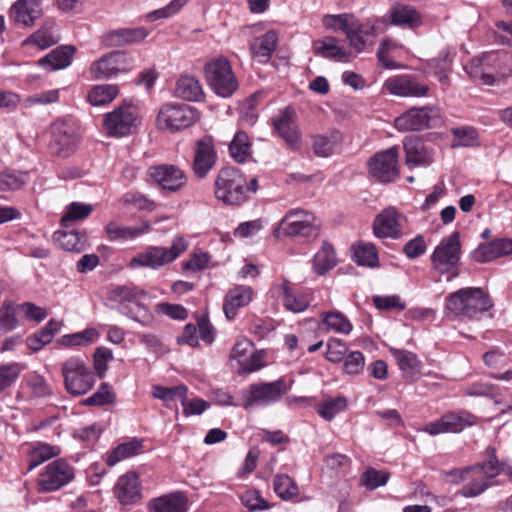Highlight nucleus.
I'll return each instance as SVG.
<instances>
[{"label":"nucleus","instance_id":"1","mask_svg":"<svg viewBox=\"0 0 512 512\" xmlns=\"http://www.w3.org/2000/svg\"><path fill=\"white\" fill-rule=\"evenodd\" d=\"M493 307L490 296L478 287H466L450 293L445 299L444 312L449 319L477 320Z\"/></svg>","mask_w":512,"mask_h":512},{"label":"nucleus","instance_id":"2","mask_svg":"<svg viewBox=\"0 0 512 512\" xmlns=\"http://www.w3.org/2000/svg\"><path fill=\"white\" fill-rule=\"evenodd\" d=\"M470 77L492 85L512 72V56L504 51H490L474 57L464 66Z\"/></svg>","mask_w":512,"mask_h":512},{"label":"nucleus","instance_id":"3","mask_svg":"<svg viewBox=\"0 0 512 512\" xmlns=\"http://www.w3.org/2000/svg\"><path fill=\"white\" fill-rule=\"evenodd\" d=\"M204 71L208 85L218 96L228 98L237 91L238 81L227 58L210 60L205 64Z\"/></svg>","mask_w":512,"mask_h":512},{"label":"nucleus","instance_id":"4","mask_svg":"<svg viewBox=\"0 0 512 512\" xmlns=\"http://www.w3.org/2000/svg\"><path fill=\"white\" fill-rule=\"evenodd\" d=\"M245 184L246 179L239 169L224 167L215 180V196L227 205H240L247 198Z\"/></svg>","mask_w":512,"mask_h":512},{"label":"nucleus","instance_id":"5","mask_svg":"<svg viewBox=\"0 0 512 512\" xmlns=\"http://www.w3.org/2000/svg\"><path fill=\"white\" fill-rule=\"evenodd\" d=\"M64 385L73 396L86 394L95 384V375L80 357H70L61 367Z\"/></svg>","mask_w":512,"mask_h":512},{"label":"nucleus","instance_id":"6","mask_svg":"<svg viewBox=\"0 0 512 512\" xmlns=\"http://www.w3.org/2000/svg\"><path fill=\"white\" fill-rule=\"evenodd\" d=\"M199 118V111L191 105L167 103L158 112L157 125L160 129L178 132L193 126Z\"/></svg>","mask_w":512,"mask_h":512},{"label":"nucleus","instance_id":"7","mask_svg":"<svg viewBox=\"0 0 512 512\" xmlns=\"http://www.w3.org/2000/svg\"><path fill=\"white\" fill-rule=\"evenodd\" d=\"M187 247V241L182 237H177L169 248L159 246L148 247L144 252L133 257L130 260L129 266L133 269L139 267L158 269L173 262Z\"/></svg>","mask_w":512,"mask_h":512},{"label":"nucleus","instance_id":"8","mask_svg":"<svg viewBox=\"0 0 512 512\" xmlns=\"http://www.w3.org/2000/svg\"><path fill=\"white\" fill-rule=\"evenodd\" d=\"M461 257L460 234L458 231L443 238L436 246L432 255L431 263L435 270L444 274L453 271L452 277L459 275L457 267Z\"/></svg>","mask_w":512,"mask_h":512},{"label":"nucleus","instance_id":"9","mask_svg":"<svg viewBox=\"0 0 512 512\" xmlns=\"http://www.w3.org/2000/svg\"><path fill=\"white\" fill-rule=\"evenodd\" d=\"M289 390L284 379L251 384L243 393V407L268 406L278 402Z\"/></svg>","mask_w":512,"mask_h":512},{"label":"nucleus","instance_id":"10","mask_svg":"<svg viewBox=\"0 0 512 512\" xmlns=\"http://www.w3.org/2000/svg\"><path fill=\"white\" fill-rule=\"evenodd\" d=\"M320 223L313 213L305 210H291L281 220L278 233L286 236L315 238L319 234Z\"/></svg>","mask_w":512,"mask_h":512},{"label":"nucleus","instance_id":"11","mask_svg":"<svg viewBox=\"0 0 512 512\" xmlns=\"http://www.w3.org/2000/svg\"><path fill=\"white\" fill-rule=\"evenodd\" d=\"M440 122V110L436 106L412 107L395 119V127L398 131H420Z\"/></svg>","mask_w":512,"mask_h":512},{"label":"nucleus","instance_id":"12","mask_svg":"<svg viewBox=\"0 0 512 512\" xmlns=\"http://www.w3.org/2000/svg\"><path fill=\"white\" fill-rule=\"evenodd\" d=\"M133 59L124 51H112L104 54L90 66V74L94 79H109L120 72L132 68Z\"/></svg>","mask_w":512,"mask_h":512},{"label":"nucleus","instance_id":"13","mask_svg":"<svg viewBox=\"0 0 512 512\" xmlns=\"http://www.w3.org/2000/svg\"><path fill=\"white\" fill-rule=\"evenodd\" d=\"M74 468L64 459L50 462L39 475L38 488L42 492H53L70 483Z\"/></svg>","mask_w":512,"mask_h":512},{"label":"nucleus","instance_id":"14","mask_svg":"<svg viewBox=\"0 0 512 512\" xmlns=\"http://www.w3.org/2000/svg\"><path fill=\"white\" fill-rule=\"evenodd\" d=\"M49 149L52 154L62 158L72 155L78 145V135L73 125L65 121L52 124Z\"/></svg>","mask_w":512,"mask_h":512},{"label":"nucleus","instance_id":"15","mask_svg":"<svg viewBox=\"0 0 512 512\" xmlns=\"http://www.w3.org/2000/svg\"><path fill=\"white\" fill-rule=\"evenodd\" d=\"M398 149L391 147L385 151L376 153L368 161L370 175L381 183H390L399 176Z\"/></svg>","mask_w":512,"mask_h":512},{"label":"nucleus","instance_id":"16","mask_svg":"<svg viewBox=\"0 0 512 512\" xmlns=\"http://www.w3.org/2000/svg\"><path fill=\"white\" fill-rule=\"evenodd\" d=\"M136 115L131 106H118L104 115L103 127L109 136L123 137L136 128Z\"/></svg>","mask_w":512,"mask_h":512},{"label":"nucleus","instance_id":"17","mask_svg":"<svg viewBox=\"0 0 512 512\" xmlns=\"http://www.w3.org/2000/svg\"><path fill=\"white\" fill-rule=\"evenodd\" d=\"M218 155L212 137L205 136L195 142L193 150L192 171L199 179L207 177L214 168Z\"/></svg>","mask_w":512,"mask_h":512},{"label":"nucleus","instance_id":"18","mask_svg":"<svg viewBox=\"0 0 512 512\" xmlns=\"http://www.w3.org/2000/svg\"><path fill=\"white\" fill-rule=\"evenodd\" d=\"M475 421L476 417L468 411L450 412L443 415L440 419L426 424L424 431L430 435L459 433L465 427L474 425Z\"/></svg>","mask_w":512,"mask_h":512},{"label":"nucleus","instance_id":"19","mask_svg":"<svg viewBox=\"0 0 512 512\" xmlns=\"http://www.w3.org/2000/svg\"><path fill=\"white\" fill-rule=\"evenodd\" d=\"M405 220V216L395 208H386L374 220V234L377 238H400Z\"/></svg>","mask_w":512,"mask_h":512},{"label":"nucleus","instance_id":"20","mask_svg":"<svg viewBox=\"0 0 512 512\" xmlns=\"http://www.w3.org/2000/svg\"><path fill=\"white\" fill-rule=\"evenodd\" d=\"M149 176L163 189L176 192L186 184V175L175 165L163 164L148 169Z\"/></svg>","mask_w":512,"mask_h":512},{"label":"nucleus","instance_id":"21","mask_svg":"<svg viewBox=\"0 0 512 512\" xmlns=\"http://www.w3.org/2000/svg\"><path fill=\"white\" fill-rule=\"evenodd\" d=\"M384 88L392 95L399 97H423L429 87L410 75H398L387 79Z\"/></svg>","mask_w":512,"mask_h":512},{"label":"nucleus","instance_id":"22","mask_svg":"<svg viewBox=\"0 0 512 512\" xmlns=\"http://www.w3.org/2000/svg\"><path fill=\"white\" fill-rule=\"evenodd\" d=\"M295 111L291 107L283 109L279 116L273 118V125L279 136L287 145L296 150L300 147V133L294 120Z\"/></svg>","mask_w":512,"mask_h":512},{"label":"nucleus","instance_id":"23","mask_svg":"<svg viewBox=\"0 0 512 512\" xmlns=\"http://www.w3.org/2000/svg\"><path fill=\"white\" fill-rule=\"evenodd\" d=\"M42 13V0H17L11 6L9 16L16 24L29 27Z\"/></svg>","mask_w":512,"mask_h":512},{"label":"nucleus","instance_id":"24","mask_svg":"<svg viewBox=\"0 0 512 512\" xmlns=\"http://www.w3.org/2000/svg\"><path fill=\"white\" fill-rule=\"evenodd\" d=\"M512 254V239L498 238L488 243L480 244L471 254L474 261L487 263L500 257Z\"/></svg>","mask_w":512,"mask_h":512},{"label":"nucleus","instance_id":"25","mask_svg":"<svg viewBox=\"0 0 512 512\" xmlns=\"http://www.w3.org/2000/svg\"><path fill=\"white\" fill-rule=\"evenodd\" d=\"M149 35L144 27L120 28L111 30L103 36L102 42L106 47H122L138 44Z\"/></svg>","mask_w":512,"mask_h":512},{"label":"nucleus","instance_id":"26","mask_svg":"<svg viewBox=\"0 0 512 512\" xmlns=\"http://www.w3.org/2000/svg\"><path fill=\"white\" fill-rule=\"evenodd\" d=\"M114 494L123 505L137 502L141 498L140 483L136 473H127L119 477Z\"/></svg>","mask_w":512,"mask_h":512},{"label":"nucleus","instance_id":"27","mask_svg":"<svg viewBox=\"0 0 512 512\" xmlns=\"http://www.w3.org/2000/svg\"><path fill=\"white\" fill-rule=\"evenodd\" d=\"M253 298V290L249 286L238 285L230 289L224 299L223 311L227 319L236 317L239 308L247 306Z\"/></svg>","mask_w":512,"mask_h":512},{"label":"nucleus","instance_id":"28","mask_svg":"<svg viewBox=\"0 0 512 512\" xmlns=\"http://www.w3.org/2000/svg\"><path fill=\"white\" fill-rule=\"evenodd\" d=\"M149 512H187L188 499L181 492L171 493L151 500Z\"/></svg>","mask_w":512,"mask_h":512},{"label":"nucleus","instance_id":"29","mask_svg":"<svg viewBox=\"0 0 512 512\" xmlns=\"http://www.w3.org/2000/svg\"><path fill=\"white\" fill-rule=\"evenodd\" d=\"M403 148L408 165H429L432 162L430 153L418 137H406L403 141Z\"/></svg>","mask_w":512,"mask_h":512},{"label":"nucleus","instance_id":"30","mask_svg":"<svg viewBox=\"0 0 512 512\" xmlns=\"http://www.w3.org/2000/svg\"><path fill=\"white\" fill-rule=\"evenodd\" d=\"M75 53V47L66 45L53 49L45 57L39 60V65L47 71H55L70 65L71 58Z\"/></svg>","mask_w":512,"mask_h":512},{"label":"nucleus","instance_id":"31","mask_svg":"<svg viewBox=\"0 0 512 512\" xmlns=\"http://www.w3.org/2000/svg\"><path fill=\"white\" fill-rule=\"evenodd\" d=\"M339 40L335 37H326L313 41L312 48L316 56L329 60L341 61L347 57L344 48L338 45Z\"/></svg>","mask_w":512,"mask_h":512},{"label":"nucleus","instance_id":"32","mask_svg":"<svg viewBox=\"0 0 512 512\" xmlns=\"http://www.w3.org/2000/svg\"><path fill=\"white\" fill-rule=\"evenodd\" d=\"M278 36L273 30L266 32L256 38L250 44V51L253 57L259 58L261 62H267L277 47Z\"/></svg>","mask_w":512,"mask_h":512},{"label":"nucleus","instance_id":"33","mask_svg":"<svg viewBox=\"0 0 512 512\" xmlns=\"http://www.w3.org/2000/svg\"><path fill=\"white\" fill-rule=\"evenodd\" d=\"M55 241L58 245L70 252H82L87 248V235L85 232L76 230L57 231L54 233Z\"/></svg>","mask_w":512,"mask_h":512},{"label":"nucleus","instance_id":"34","mask_svg":"<svg viewBox=\"0 0 512 512\" xmlns=\"http://www.w3.org/2000/svg\"><path fill=\"white\" fill-rule=\"evenodd\" d=\"M150 229L149 222H143L141 226L130 227V226H122L117 222H109L106 225V233L111 241L115 240H130L134 239Z\"/></svg>","mask_w":512,"mask_h":512},{"label":"nucleus","instance_id":"35","mask_svg":"<svg viewBox=\"0 0 512 512\" xmlns=\"http://www.w3.org/2000/svg\"><path fill=\"white\" fill-rule=\"evenodd\" d=\"M62 325L61 321L51 319L40 331L27 338V346L33 351H39L52 341L54 335L60 331Z\"/></svg>","mask_w":512,"mask_h":512},{"label":"nucleus","instance_id":"36","mask_svg":"<svg viewBox=\"0 0 512 512\" xmlns=\"http://www.w3.org/2000/svg\"><path fill=\"white\" fill-rule=\"evenodd\" d=\"M469 396L489 397L494 400L495 405H503L506 409H502L500 414H504L507 410H512V404L508 403L501 397L500 388L491 383H474L467 388Z\"/></svg>","mask_w":512,"mask_h":512},{"label":"nucleus","instance_id":"37","mask_svg":"<svg viewBox=\"0 0 512 512\" xmlns=\"http://www.w3.org/2000/svg\"><path fill=\"white\" fill-rule=\"evenodd\" d=\"M353 259L360 266L375 268L379 266V257L373 243L358 241L352 246Z\"/></svg>","mask_w":512,"mask_h":512},{"label":"nucleus","instance_id":"38","mask_svg":"<svg viewBox=\"0 0 512 512\" xmlns=\"http://www.w3.org/2000/svg\"><path fill=\"white\" fill-rule=\"evenodd\" d=\"M60 39L56 24L54 22L45 23L39 30L30 35L25 44H33L40 49H46L56 44Z\"/></svg>","mask_w":512,"mask_h":512},{"label":"nucleus","instance_id":"39","mask_svg":"<svg viewBox=\"0 0 512 512\" xmlns=\"http://www.w3.org/2000/svg\"><path fill=\"white\" fill-rule=\"evenodd\" d=\"M175 94L187 101H199L203 97V90L198 79L193 76H182L177 80Z\"/></svg>","mask_w":512,"mask_h":512},{"label":"nucleus","instance_id":"40","mask_svg":"<svg viewBox=\"0 0 512 512\" xmlns=\"http://www.w3.org/2000/svg\"><path fill=\"white\" fill-rule=\"evenodd\" d=\"M467 480L468 482L458 492L459 495L465 498L477 497L485 492L491 485V483L481 475V470L478 468H471Z\"/></svg>","mask_w":512,"mask_h":512},{"label":"nucleus","instance_id":"41","mask_svg":"<svg viewBox=\"0 0 512 512\" xmlns=\"http://www.w3.org/2000/svg\"><path fill=\"white\" fill-rule=\"evenodd\" d=\"M119 93V88L116 85L101 84L93 86L88 95L87 101L92 106H103L112 102Z\"/></svg>","mask_w":512,"mask_h":512},{"label":"nucleus","instance_id":"42","mask_svg":"<svg viewBox=\"0 0 512 512\" xmlns=\"http://www.w3.org/2000/svg\"><path fill=\"white\" fill-rule=\"evenodd\" d=\"M281 289L283 293V305L288 311L301 313L309 307L311 303L309 294H296L289 288L287 283H284Z\"/></svg>","mask_w":512,"mask_h":512},{"label":"nucleus","instance_id":"43","mask_svg":"<svg viewBox=\"0 0 512 512\" xmlns=\"http://www.w3.org/2000/svg\"><path fill=\"white\" fill-rule=\"evenodd\" d=\"M60 453L61 449L58 446H53L43 442L38 443L30 453L27 472L32 471L43 462L58 456Z\"/></svg>","mask_w":512,"mask_h":512},{"label":"nucleus","instance_id":"44","mask_svg":"<svg viewBox=\"0 0 512 512\" xmlns=\"http://www.w3.org/2000/svg\"><path fill=\"white\" fill-rule=\"evenodd\" d=\"M231 157L238 163H243L251 155V143L244 131H238L229 144Z\"/></svg>","mask_w":512,"mask_h":512},{"label":"nucleus","instance_id":"45","mask_svg":"<svg viewBox=\"0 0 512 512\" xmlns=\"http://www.w3.org/2000/svg\"><path fill=\"white\" fill-rule=\"evenodd\" d=\"M340 140V133L332 131L327 135H315L312 137L313 152L318 157H328L333 153L336 144Z\"/></svg>","mask_w":512,"mask_h":512},{"label":"nucleus","instance_id":"46","mask_svg":"<svg viewBox=\"0 0 512 512\" xmlns=\"http://www.w3.org/2000/svg\"><path fill=\"white\" fill-rule=\"evenodd\" d=\"M145 292L134 286H118L109 292V300L118 303L120 308L128 306L136 300H139L141 296H144Z\"/></svg>","mask_w":512,"mask_h":512},{"label":"nucleus","instance_id":"47","mask_svg":"<svg viewBox=\"0 0 512 512\" xmlns=\"http://www.w3.org/2000/svg\"><path fill=\"white\" fill-rule=\"evenodd\" d=\"M119 311L131 318L132 320L140 323L144 327H150L153 324L154 316L151 311L142 304L139 300L133 302L128 306H124L123 308H119Z\"/></svg>","mask_w":512,"mask_h":512},{"label":"nucleus","instance_id":"48","mask_svg":"<svg viewBox=\"0 0 512 512\" xmlns=\"http://www.w3.org/2000/svg\"><path fill=\"white\" fill-rule=\"evenodd\" d=\"M336 265V256L333 247L324 243L321 249L315 254L313 268L319 275L325 274Z\"/></svg>","mask_w":512,"mask_h":512},{"label":"nucleus","instance_id":"49","mask_svg":"<svg viewBox=\"0 0 512 512\" xmlns=\"http://www.w3.org/2000/svg\"><path fill=\"white\" fill-rule=\"evenodd\" d=\"M141 449L142 441L138 439L119 444L108 456L107 465L114 466L123 459L137 455Z\"/></svg>","mask_w":512,"mask_h":512},{"label":"nucleus","instance_id":"50","mask_svg":"<svg viewBox=\"0 0 512 512\" xmlns=\"http://www.w3.org/2000/svg\"><path fill=\"white\" fill-rule=\"evenodd\" d=\"M17 305L10 301H4L0 306V335H4L16 329L19 326V320L16 316Z\"/></svg>","mask_w":512,"mask_h":512},{"label":"nucleus","instance_id":"51","mask_svg":"<svg viewBox=\"0 0 512 512\" xmlns=\"http://www.w3.org/2000/svg\"><path fill=\"white\" fill-rule=\"evenodd\" d=\"M390 353L403 373L411 375L419 370L420 362L414 353L397 348H390Z\"/></svg>","mask_w":512,"mask_h":512},{"label":"nucleus","instance_id":"52","mask_svg":"<svg viewBox=\"0 0 512 512\" xmlns=\"http://www.w3.org/2000/svg\"><path fill=\"white\" fill-rule=\"evenodd\" d=\"M274 492L283 500H291L299 494V488L287 474H277L273 481Z\"/></svg>","mask_w":512,"mask_h":512},{"label":"nucleus","instance_id":"53","mask_svg":"<svg viewBox=\"0 0 512 512\" xmlns=\"http://www.w3.org/2000/svg\"><path fill=\"white\" fill-rule=\"evenodd\" d=\"M347 404V399L343 396L329 398L317 405V412L326 421H332L337 414L346 409Z\"/></svg>","mask_w":512,"mask_h":512},{"label":"nucleus","instance_id":"54","mask_svg":"<svg viewBox=\"0 0 512 512\" xmlns=\"http://www.w3.org/2000/svg\"><path fill=\"white\" fill-rule=\"evenodd\" d=\"M93 209V206L90 204L72 202L67 206L61 218L62 227L67 228L70 222L86 219Z\"/></svg>","mask_w":512,"mask_h":512},{"label":"nucleus","instance_id":"55","mask_svg":"<svg viewBox=\"0 0 512 512\" xmlns=\"http://www.w3.org/2000/svg\"><path fill=\"white\" fill-rule=\"evenodd\" d=\"M187 387L185 385H177L174 387H164L160 385L153 386L152 395L162 400L169 405V403L176 401L177 399L181 400L187 396Z\"/></svg>","mask_w":512,"mask_h":512},{"label":"nucleus","instance_id":"56","mask_svg":"<svg viewBox=\"0 0 512 512\" xmlns=\"http://www.w3.org/2000/svg\"><path fill=\"white\" fill-rule=\"evenodd\" d=\"M322 317L323 324L337 333L349 334L352 331V324L340 312H324L322 313Z\"/></svg>","mask_w":512,"mask_h":512},{"label":"nucleus","instance_id":"57","mask_svg":"<svg viewBox=\"0 0 512 512\" xmlns=\"http://www.w3.org/2000/svg\"><path fill=\"white\" fill-rule=\"evenodd\" d=\"M24 368L16 362L0 365V393L13 385Z\"/></svg>","mask_w":512,"mask_h":512},{"label":"nucleus","instance_id":"58","mask_svg":"<svg viewBox=\"0 0 512 512\" xmlns=\"http://www.w3.org/2000/svg\"><path fill=\"white\" fill-rule=\"evenodd\" d=\"M354 21L355 17L353 15L343 13L338 15H325L322 22L326 28L341 31L346 35V33L352 29Z\"/></svg>","mask_w":512,"mask_h":512},{"label":"nucleus","instance_id":"59","mask_svg":"<svg viewBox=\"0 0 512 512\" xmlns=\"http://www.w3.org/2000/svg\"><path fill=\"white\" fill-rule=\"evenodd\" d=\"M390 478L388 471H378L375 468H368L361 477V483L369 490L384 486Z\"/></svg>","mask_w":512,"mask_h":512},{"label":"nucleus","instance_id":"60","mask_svg":"<svg viewBox=\"0 0 512 512\" xmlns=\"http://www.w3.org/2000/svg\"><path fill=\"white\" fill-rule=\"evenodd\" d=\"M99 336V333L94 328H88L84 331L77 332L74 334H67L62 336L61 344L67 346H80L87 345L94 342Z\"/></svg>","mask_w":512,"mask_h":512},{"label":"nucleus","instance_id":"61","mask_svg":"<svg viewBox=\"0 0 512 512\" xmlns=\"http://www.w3.org/2000/svg\"><path fill=\"white\" fill-rule=\"evenodd\" d=\"M392 22L396 25L412 26L418 20L416 10L410 6H395L391 11Z\"/></svg>","mask_w":512,"mask_h":512},{"label":"nucleus","instance_id":"62","mask_svg":"<svg viewBox=\"0 0 512 512\" xmlns=\"http://www.w3.org/2000/svg\"><path fill=\"white\" fill-rule=\"evenodd\" d=\"M116 396L106 383H102L98 390L86 398L83 403L87 406H103L115 402Z\"/></svg>","mask_w":512,"mask_h":512},{"label":"nucleus","instance_id":"63","mask_svg":"<svg viewBox=\"0 0 512 512\" xmlns=\"http://www.w3.org/2000/svg\"><path fill=\"white\" fill-rule=\"evenodd\" d=\"M242 504L250 511H263L269 509L271 505L260 495L258 491L248 490L241 497Z\"/></svg>","mask_w":512,"mask_h":512},{"label":"nucleus","instance_id":"64","mask_svg":"<svg viewBox=\"0 0 512 512\" xmlns=\"http://www.w3.org/2000/svg\"><path fill=\"white\" fill-rule=\"evenodd\" d=\"M25 185L21 174L15 171H4L0 173V191H16Z\"/></svg>","mask_w":512,"mask_h":512}]
</instances>
